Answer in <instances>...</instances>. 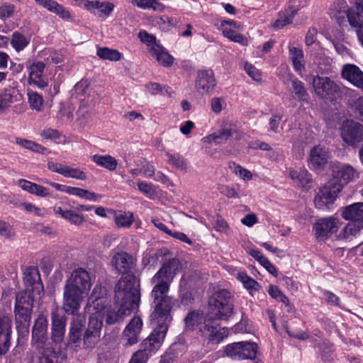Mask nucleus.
Returning a JSON list of instances; mask_svg holds the SVG:
<instances>
[{"mask_svg":"<svg viewBox=\"0 0 363 363\" xmlns=\"http://www.w3.org/2000/svg\"><path fill=\"white\" fill-rule=\"evenodd\" d=\"M99 291L102 293L101 287H94L89 299V311L91 313V315L83 337L84 347L86 348H93L100 340L102 327L100 313L104 309L106 299L102 297H97L96 294Z\"/></svg>","mask_w":363,"mask_h":363,"instance_id":"nucleus-5","label":"nucleus"},{"mask_svg":"<svg viewBox=\"0 0 363 363\" xmlns=\"http://www.w3.org/2000/svg\"><path fill=\"white\" fill-rule=\"evenodd\" d=\"M16 96L17 90L11 86L4 88L0 91V115L6 113L16 101Z\"/></svg>","mask_w":363,"mask_h":363,"instance_id":"nucleus-32","label":"nucleus"},{"mask_svg":"<svg viewBox=\"0 0 363 363\" xmlns=\"http://www.w3.org/2000/svg\"><path fill=\"white\" fill-rule=\"evenodd\" d=\"M17 184L22 190L36 196L47 197L50 195V191L48 188L30 181L20 179L18 180Z\"/></svg>","mask_w":363,"mask_h":363,"instance_id":"nucleus-30","label":"nucleus"},{"mask_svg":"<svg viewBox=\"0 0 363 363\" xmlns=\"http://www.w3.org/2000/svg\"><path fill=\"white\" fill-rule=\"evenodd\" d=\"M40 136L45 140H50L57 144L65 143V138L57 130L50 128L43 129L40 133Z\"/></svg>","mask_w":363,"mask_h":363,"instance_id":"nucleus-46","label":"nucleus"},{"mask_svg":"<svg viewBox=\"0 0 363 363\" xmlns=\"http://www.w3.org/2000/svg\"><path fill=\"white\" fill-rule=\"evenodd\" d=\"M48 320L44 315H39L35 322L32 331V344L37 349H43L45 344L47 337Z\"/></svg>","mask_w":363,"mask_h":363,"instance_id":"nucleus-17","label":"nucleus"},{"mask_svg":"<svg viewBox=\"0 0 363 363\" xmlns=\"http://www.w3.org/2000/svg\"><path fill=\"white\" fill-rule=\"evenodd\" d=\"M292 89L296 99L298 101L307 100L308 94L301 81L298 79L292 80Z\"/></svg>","mask_w":363,"mask_h":363,"instance_id":"nucleus-49","label":"nucleus"},{"mask_svg":"<svg viewBox=\"0 0 363 363\" xmlns=\"http://www.w3.org/2000/svg\"><path fill=\"white\" fill-rule=\"evenodd\" d=\"M289 58L292 62L294 69L301 75L305 71V60L303 50L295 47H289Z\"/></svg>","mask_w":363,"mask_h":363,"instance_id":"nucleus-33","label":"nucleus"},{"mask_svg":"<svg viewBox=\"0 0 363 363\" xmlns=\"http://www.w3.org/2000/svg\"><path fill=\"white\" fill-rule=\"evenodd\" d=\"M236 277L246 289L255 291L259 289V285L257 281L250 277L246 272H239L237 273Z\"/></svg>","mask_w":363,"mask_h":363,"instance_id":"nucleus-48","label":"nucleus"},{"mask_svg":"<svg viewBox=\"0 0 363 363\" xmlns=\"http://www.w3.org/2000/svg\"><path fill=\"white\" fill-rule=\"evenodd\" d=\"M330 157L327 148L320 145H315L310 151L308 166L314 171H321L328 164Z\"/></svg>","mask_w":363,"mask_h":363,"instance_id":"nucleus-15","label":"nucleus"},{"mask_svg":"<svg viewBox=\"0 0 363 363\" xmlns=\"http://www.w3.org/2000/svg\"><path fill=\"white\" fill-rule=\"evenodd\" d=\"M95 287H101L102 293L98 291L96 296L98 298H104L106 299L104 309L100 313L101 320L103 317L106 315V323L109 325L114 324L128 315L130 312L138 307L140 295L138 286L136 285L135 277L131 275H127L121 279L115 288V299L118 307L117 311L111 310L107 307L108 300L104 295L106 294V289L101 286Z\"/></svg>","mask_w":363,"mask_h":363,"instance_id":"nucleus-2","label":"nucleus"},{"mask_svg":"<svg viewBox=\"0 0 363 363\" xmlns=\"http://www.w3.org/2000/svg\"><path fill=\"white\" fill-rule=\"evenodd\" d=\"M21 206L28 213H33L35 216L43 217L46 214L45 208H40L33 203L24 202L21 204Z\"/></svg>","mask_w":363,"mask_h":363,"instance_id":"nucleus-55","label":"nucleus"},{"mask_svg":"<svg viewBox=\"0 0 363 363\" xmlns=\"http://www.w3.org/2000/svg\"><path fill=\"white\" fill-rule=\"evenodd\" d=\"M353 108L356 118L363 123V96H360L354 101Z\"/></svg>","mask_w":363,"mask_h":363,"instance_id":"nucleus-59","label":"nucleus"},{"mask_svg":"<svg viewBox=\"0 0 363 363\" xmlns=\"http://www.w3.org/2000/svg\"><path fill=\"white\" fill-rule=\"evenodd\" d=\"M216 86V81L213 71L209 69L199 71L195 88L199 94H208L214 89Z\"/></svg>","mask_w":363,"mask_h":363,"instance_id":"nucleus-18","label":"nucleus"},{"mask_svg":"<svg viewBox=\"0 0 363 363\" xmlns=\"http://www.w3.org/2000/svg\"><path fill=\"white\" fill-rule=\"evenodd\" d=\"M342 75L354 86L363 90V72L354 65L344 66Z\"/></svg>","mask_w":363,"mask_h":363,"instance_id":"nucleus-24","label":"nucleus"},{"mask_svg":"<svg viewBox=\"0 0 363 363\" xmlns=\"http://www.w3.org/2000/svg\"><path fill=\"white\" fill-rule=\"evenodd\" d=\"M241 25L234 21H223L220 23V29L223 35L231 41L238 43L243 46L248 44V40L243 35L238 33Z\"/></svg>","mask_w":363,"mask_h":363,"instance_id":"nucleus-16","label":"nucleus"},{"mask_svg":"<svg viewBox=\"0 0 363 363\" xmlns=\"http://www.w3.org/2000/svg\"><path fill=\"white\" fill-rule=\"evenodd\" d=\"M346 16L351 27L363 28V4H357L354 8L346 11Z\"/></svg>","mask_w":363,"mask_h":363,"instance_id":"nucleus-31","label":"nucleus"},{"mask_svg":"<svg viewBox=\"0 0 363 363\" xmlns=\"http://www.w3.org/2000/svg\"><path fill=\"white\" fill-rule=\"evenodd\" d=\"M11 320L7 316L0 318V355L6 354L11 346Z\"/></svg>","mask_w":363,"mask_h":363,"instance_id":"nucleus-21","label":"nucleus"},{"mask_svg":"<svg viewBox=\"0 0 363 363\" xmlns=\"http://www.w3.org/2000/svg\"><path fill=\"white\" fill-rule=\"evenodd\" d=\"M341 216L346 220L363 223V202L354 203L341 209Z\"/></svg>","mask_w":363,"mask_h":363,"instance_id":"nucleus-25","label":"nucleus"},{"mask_svg":"<svg viewBox=\"0 0 363 363\" xmlns=\"http://www.w3.org/2000/svg\"><path fill=\"white\" fill-rule=\"evenodd\" d=\"M65 177L79 179V180H86L87 179V176L86 173L80 169L79 168H73L69 166L66 165L63 175Z\"/></svg>","mask_w":363,"mask_h":363,"instance_id":"nucleus-51","label":"nucleus"},{"mask_svg":"<svg viewBox=\"0 0 363 363\" xmlns=\"http://www.w3.org/2000/svg\"><path fill=\"white\" fill-rule=\"evenodd\" d=\"M152 23L154 26L157 27L159 29L163 31H168L173 26L172 19L167 16L154 17L152 18Z\"/></svg>","mask_w":363,"mask_h":363,"instance_id":"nucleus-50","label":"nucleus"},{"mask_svg":"<svg viewBox=\"0 0 363 363\" xmlns=\"http://www.w3.org/2000/svg\"><path fill=\"white\" fill-rule=\"evenodd\" d=\"M91 287L89 274L82 268L74 270L65 281L63 291V308L74 314L81 308L84 298Z\"/></svg>","mask_w":363,"mask_h":363,"instance_id":"nucleus-4","label":"nucleus"},{"mask_svg":"<svg viewBox=\"0 0 363 363\" xmlns=\"http://www.w3.org/2000/svg\"><path fill=\"white\" fill-rule=\"evenodd\" d=\"M224 106V100L219 97H213L211 100V110L216 113H218L221 112Z\"/></svg>","mask_w":363,"mask_h":363,"instance_id":"nucleus-62","label":"nucleus"},{"mask_svg":"<svg viewBox=\"0 0 363 363\" xmlns=\"http://www.w3.org/2000/svg\"><path fill=\"white\" fill-rule=\"evenodd\" d=\"M0 235L9 238L13 235L12 227L5 221L0 220Z\"/></svg>","mask_w":363,"mask_h":363,"instance_id":"nucleus-61","label":"nucleus"},{"mask_svg":"<svg viewBox=\"0 0 363 363\" xmlns=\"http://www.w3.org/2000/svg\"><path fill=\"white\" fill-rule=\"evenodd\" d=\"M114 7L115 5L110 1H89L86 10L99 18H106L112 13Z\"/></svg>","mask_w":363,"mask_h":363,"instance_id":"nucleus-28","label":"nucleus"},{"mask_svg":"<svg viewBox=\"0 0 363 363\" xmlns=\"http://www.w3.org/2000/svg\"><path fill=\"white\" fill-rule=\"evenodd\" d=\"M257 348L255 342H238L226 345L225 353L234 359H252L256 357Z\"/></svg>","mask_w":363,"mask_h":363,"instance_id":"nucleus-11","label":"nucleus"},{"mask_svg":"<svg viewBox=\"0 0 363 363\" xmlns=\"http://www.w3.org/2000/svg\"><path fill=\"white\" fill-rule=\"evenodd\" d=\"M244 68L245 72L252 79L257 82H260L262 80L260 72L253 65L246 62Z\"/></svg>","mask_w":363,"mask_h":363,"instance_id":"nucleus-57","label":"nucleus"},{"mask_svg":"<svg viewBox=\"0 0 363 363\" xmlns=\"http://www.w3.org/2000/svg\"><path fill=\"white\" fill-rule=\"evenodd\" d=\"M53 212L59 215L65 220L69 221L75 225H81L85 221L83 214L74 212L71 209H68L62 206L55 204L52 207Z\"/></svg>","mask_w":363,"mask_h":363,"instance_id":"nucleus-26","label":"nucleus"},{"mask_svg":"<svg viewBox=\"0 0 363 363\" xmlns=\"http://www.w3.org/2000/svg\"><path fill=\"white\" fill-rule=\"evenodd\" d=\"M165 155L169 164L174 168L182 171H186L189 168V162L181 155L169 152H166Z\"/></svg>","mask_w":363,"mask_h":363,"instance_id":"nucleus-38","label":"nucleus"},{"mask_svg":"<svg viewBox=\"0 0 363 363\" xmlns=\"http://www.w3.org/2000/svg\"><path fill=\"white\" fill-rule=\"evenodd\" d=\"M341 137L345 143L354 146L363 140V125L352 120L343 121Z\"/></svg>","mask_w":363,"mask_h":363,"instance_id":"nucleus-13","label":"nucleus"},{"mask_svg":"<svg viewBox=\"0 0 363 363\" xmlns=\"http://www.w3.org/2000/svg\"><path fill=\"white\" fill-rule=\"evenodd\" d=\"M111 264L118 273L126 274L125 276L130 275L128 272L133 267V258L126 252H118L113 257ZM130 275L133 277V274ZM123 277H125V275H123L121 279ZM134 277L135 278V276Z\"/></svg>","mask_w":363,"mask_h":363,"instance_id":"nucleus-22","label":"nucleus"},{"mask_svg":"<svg viewBox=\"0 0 363 363\" xmlns=\"http://www.w3.org/2000/svg\"><path fill=\"white\" fill-rule=\"evenodd\" d=\"M16 143L21 147L33 151L36 153L44 155L47 152V149L43 145L38 144L32 140L23 139L21 138H16Z\"/></svg>","mask_w":363,"mask_h":363,"instance_id":"nucleus-43","label":"nucleus"},{"mask_svg":"<svg viewBox=\"0 0 363 363\" xmlns=\"http://www.w3.org/2000/svg\"><path fill=\"white\" fill-rule=\"evenodd\" d=\"M51 316L52 340L55 342H60L65 335V320L57 313V310L52 312Z\"/></svg>","mask_w":363,"mask_h":363,"instance_id":"nucleus-29","label":"nucleus"},{"mask_svg":"<svg viewBox=\"0 0 363 363\" xmlns=\"http://www.w3.org/2000/svg\"><path fill=\"white\" fill-rule=\"evenodd\" d=\"M206 318H203L199 311L190 312L185 318L186 328L189 330H194L203 326Z\"/></svg>","mask_w":363,"mask_h":363,"instance_id":"nucleus-39","label":"nucleus"},{"mask_svg":"<svg viewBox=\"0 0 363 363\" xmlns=\"http://www.w3.org/2000/svg\"><path fill=\"white\" fill-rule=\"evenodd\" d=\"M16 11V7L11 4H4L0 6V19L6 20L11 18Z\"/></svg>","mask_w":363,"mask_h":363,"instance_id":"nucleus-56","label":"nucleus"},{"mask_svg":"<svg viewBox=\"0 0 363 363\" xmlns=\"http://www.w3.org/2000/svg\"><path fill=\"white\" fill-rule=\"evenodd\" d=\"M10 43L12 48L16 52H20L28 46L30 43V38L18 31H15L11 35Z\"/></svg>","mask_w":363,"mask_h":363,"instance_id":"nucleus-41","label":"nucleus"},{"mask_svg":"<svg viewBox=\"0 0 363 363\" xmlns=\"http://www.w3.org/2000/svg\"><path fill=\"white\" fill-rule=\"evenodd\" d=\"M230 136V130L225 129L205 137L203 140L205 143L220 144L226 141Z\"/></svg>","mask_w":363,"mask_h":363,"instance_id":"nucleus-45","label":"nucleus"},{"mask_svg":"<svg viewBox=\"0 0 363 363\" xmlns=\"http://www.w3.org/2000/svg\"><path fill=\"white\" fill-rule=\"evenodd\" d=\"M151 55L157 60V62L163 67H168L172 66L174 63V57L161 45H155L151 52Z\"/></svg>","mask_w":363,"mask_h":363,"instance_id":"nucleus-34","label":"nucleus"},{"mask_svg":"<svg viewBox=\"0 0 363 363\" xmlns=\"http://www.w3.org/2000/svg\"><path fill=\"white\" fill-rule=\"evenodd\" d=\"M341 225L339 218L330 216L318 219L313 226L317 239L324 240L337 232Z\"/></svg>","mask_w":363,"mask_h":363,"instance_id":"nucleus-12","label":"nucleus"},{"mask_svg":"<svg viewBox=\"0 0 363 363\" xmlns=\"http://www.w3.org/2000/svg\"><path fill=\"white\" fill-rule=\"evenodd\" d=\"M139 191L150 199H152L157 196L155 187L153 184L147 182L140 181L138 182Z\"/></svg>","mask_w":363,"mask_h":363,"instance_id":"nucleus-52","label":"nucleus"},{"mask_svg":"<svg viewBox=\"0 0 363 363\" xmlns=\"http://www.w3.org/2000/svg\"><path fill=\"white\" fill-rule=\"evenodd\" d=\"M45 65L42 62L33 63L28 67V82L38 88H44L48 86V82L43 78Z\"/></svg>","mask_w":363,"mask_h":363,"instance_id":"nucleus-23","label":"nucleus"},{"mask_svg":"<svg viewBox=\"0 0 363 363\" xmlns=\"http://www.w3.org/2000/svg\"><path fill=\"white\" fill-rule=\"evenodd\" d=\"M231 296L226 290L216 291L209 299V314L207 317L224 319L233 312Z\"/></svg>","mask_w":363,"mask_h":363,"instance_id":"nucleus-7","label":"nucleus"},{"mask_svg":"<svg viewBox=\"0 0 363 363\" xmlns=\"http://www.w3.org/2000/svg\"><path fill=\"white\" fill-rule=\"evenodd\" d=\"M233 171L237 176L245 181H250L252 178V173L240 165H235Z\"/></svg>","mask_w":363,"mask_h":363,"instance_id":"nucleus-60","label":"nucleus"},{"mask_svg":"<svg viewBox=\"0 0 363 363\" xmlns=\"http://www.w3.org/2000/svg\"><path fill=\"white\" fill-rule=\"evenodd\" d=\"M131 4L143 9H152L155 11H162L164 6L158 0H132Z\"/></svg>","mask_w":363,"mask_h":363,"instance_id":"nucleus-44","label":"nucleus"},{"mask_svg":"<svg viewBox=\"0 0 363 363\" xmlns=\"http://www.w3.org/2000/svg\"><path fill=\"white\" fill-rule=\"evenodd\" d=\"M150 320L155 328L148 337L143 342L142 349L133 354L129 363H146L148 358L160 347L170 320H154L152 315H150Z\"/></svg>","mask_w":363,"mask_h":363,"instance_id":"nucleus-6","label":"nucleus"},{"mask_svg":"<svg viewBox=\"0 0 363 363\" xmlns=\"http://www.w3.org/2000/svg\"><path fill=\"white\" fill-rule=\"evenodd\" d=\"M298 11V8L292 6H289L284 12L279 13V18L274 23L273 26L276 28L280 29L285 26L291 23L294 18L297 14Z\"/></svg>","mask_w":363,"mask_h":363,"instance_id":"nucleus-35","label":"nucleus"},{"mask_svg":"<svg viewBox=\"0 0 363 363\" xmlns=\"http://www.w3.org/2000/svg\"><path fill=\"white\" fill-rule=\"evenodd\" d=\"M142 328V320L139 317L133 318L123 332V339L126 345L130 346L138 342Z\"/></svg>","mask_w":363,"mask_h":363,"instance_id":"nucleus-19","label":"nucleus"},{"mask_svg":"<svg viewBox=\"0 0 363 363\" xmlns=\"http://www.w3.org/2000/svg\"><path fill=\"white\" fill-rule=\"evenodd\" d=\"M181 269L179 259L172 258L164 262L162 267L151 279L154 287L151 291V297L155 304V310L152 313L154 320H170V311L174 304V300L169 296L170 284Z\"/></svg>","mask_w":363,"mask_h":363,"instance_id":"nucleus-1","label":"nucleus"},{"mask_svg":"<svg viewBox=\"0 0 363 363\" xmlns=\"http://www.w3.org/2000/svg\"><path fill=\"white\" fill-rule=\"evenodd\" d=\"M216 319L212 317H206L203 326L199 328L202 337L206 341V347L208 350H213L216 346L228 336V328L218 327L216 322Z\"/></svg>","mask_w":363,"mask_h":363,"instance_id":"nucleus-8","label":"nucleus"},{"mask_svg":"<svg viewBox=\"0 0 363 363\" xmlns=\"http://www.w3.org/2000/svg\"><path fill=\"white\" fill-rule=\"evenodd\" d=\"M96 55L101 59L117 62L122 59L123 54L115 49L107 47L98 48Z\"/></svg>","mask_w":363,"mask_h":363,"instance_id":"nucleus-42","label":"nucleus"},{"mask_svg":"<svg viewBox=\"0 0 363 363\" xmlns=\"http://www.w3.org/2000/svg\"><path fill=\"white\" fill-rule=\"evenodd\" d=\"M23 274L26 289L16 294L14 312L17 330L28 332L33 301L41 297L43 286L39 281L40 276L36 268L26 267Z\"/></svg>","mask_w":363,"mask_h":363,"instance_id":"nucleus-3","label":"nucleus"},{"mask_svg":"<svg viewBox=\"0 0 363 363\" xmlns=\"http://www.w3.org/2000/svg\"><path fill=\"white\" fill-rule=\"evenodd\" d=\"M340 185L333 186L327 183L319 190L314 199L315 207L320 210L329 209L340 193Z\"/></svg>","mask_w":363,"mask_h":363,"instance_id":"nucleus-14","label":"nucleus"},{"mask_svg":"<svg viewBox=\"0 0 363 363\" xmlns=\"http://www.w3.org/2000/svg\"><path fill=\"white\" fill-rule=\"evenodd\" d=\"M218 190L223 195L229 199H238L240 197L237 189L228 185H220Z\"/></svg>","mask_w":363,"mask_h":363,"instance_id":"nucleus-58","label":"nucleus"},{"mask_svg":"<svg viewBox=\"0 0 363 363\" xmlns=\"http://www.w3.org/2000/svg\"><path fill=\"white\" fill-rule=\"evenodd\" d=\"M215 230L219 233H226L228 229V225L221 217L218 216L213 224Z\"/></svg>","mask_w":363,"mask_h":363,"instance_id":"nucleus-64","label":"nucleus"},{"mask_svg":"<svg viewBox=\"0 0 363 363\" xmlns=\"http://www.w3.org/2000/svg\"><path fill=\"white\" fill-rule=\"evenodd\" d=\"M35 3L47 9L51 13L57 15L62 19L68 20L71 18L70 11L62 4L54 0H35Z\"/></svg>","mask_w":363,"mask_h":363,"instance_id":"nucleus-27","label":"nucleus"},{"mask_svg":"<svg viewBox=\"0 0 363 363\" xmlns=\"http://www.w3.org/2000/svg\"><path fill=\"white\" fill-rule=\"evenodd\" d=\"M91 160L98 166L111 172L115 171L118 167L117 160L110 155L96 154L92 156Z\"/></svg>","mask_w":363,"mask_h":363,"instance_id":"nucleus-36","label":"nucleus"},{"mask_svg":"<svg viewBox=\"0 0 363 363\" xmlns=\"http://www.w3.org/2000/svg\"><path fill=\"white\" fill-rule=\"evenodd\" d=\"M30 107L36 111H40L43 105V99L37 92L30 91L28 94Z\"/></svg>","mask_w":363,"mask_h":363,"instance_id":"nucleus-53","label":"nucleus"},{"mask_svg":"<svg viewBox=\"0 0 363 363\" xmlns=\"http://www.w3.org/2000/svg\"><path fill=\"white\" fill-rule=\"evenodd\" d=\"M334 47L338 54L343 57H352V52L342 43H335Z\"/></svg>","mask_w":363,"mask_h":363,"instance_id":"nucleus-63","label":"nucleus"},{"mask_svg":"<svg viewBox=\"0 0 363 363\" xmlns=\"http://www.w3.org/2000/svg\"><path fill=\"white\" fill-rule=\"evenodd\" d=\"M73 315L72 322L69 333V345L73 347H79L81 345V332L85 325L86 318L81 314Z\"/></svg>","mask_w":363,"mask_h":363,"instance_id":"nucleus-20","label":"nucleus"},{"mask_svg":"<svg viewBox=\"0 0 363 363\" xmlns=\"http://www.w3.org/2000/svg\"><path fill=\"white\" fill-rule=\"evenodd\" d=\"M311 84L314 93L320 98L333 100L340 95V86L329 77L312 76Z\"/></svg>","mask_w":363,"mask_h":363,"instance_id":"nucleus-9","label":"nucleus"},{"mask_svg":"<svg viewBox=\"0 0 363 363\" xmlns=\"http://www.w3.org/2000/svg\"><path fill=\"white\" fill-rule=\"evenodd\" d=\"M138 37L143 43L150 48V52L152 51V48L155 45H160L157 42L156 38L145 30L140 31L138 34Z\"/></svg>","mask_w":363,"mask_h":363,"instance_id":"nucleus-54","label":"nucleus"},{"mask_svg":"<svg viewBox=\"0 0 363 363\" xmlns=\"http://www.w3.org/2000/svg\"><path fill=\"white\" fill-rule=\"evenodd\" d=\"M289 177L296 185L301 186H304L312 181L311 174L303 167L290 169Z\"/></svg>","mask_w":363,"mask_h":363,"instance_id":"nucleus-37","label":"nucleus"},{"mask_svg":"<svg viewBox=\"0 0 363 363\" xmlns=\"http://www.w3.org/2000/svg\"><path fill=\"white\" fill-rule=\"evenodd\" d=\"M362 228V224L352 221L343 228L338 237L341 239L350 240L359 234Z\"/></svg>","mask_w":363,"mask_h":363,"instance_id":"nucleus-40","label":"nucleus"},{"mask_svg":"<svg viewBox=\"0 0 363 363\" xmlns=\"http://www.w3.org/2000/svg\"><path fill=\"white\" fill-rule=\"evenodd\" d=\"M115 223L119 228H129L133 222V214L130 212H118L115 214Z\"/></svg>","mask_w":363,"mask_h":363,"instance_id":"nucleus-47","label":"nucleus"},{"mask_svg":"<svg viewBox=\"0 0 363 363\" xmlns=\"http://www.w3.org/2000/svg\"><path fill=\"white\" fill-rule=\"evenodd\" d=\"M331 167L333 179L328 183L333 186L340 185V192L345 185L359 177L357 171L347 164L334 162Z\"/></svg>","mask_w":363,"mask_h":363,"instance_id":"nucleus-10","label":"nucleus"}]
</instances>
